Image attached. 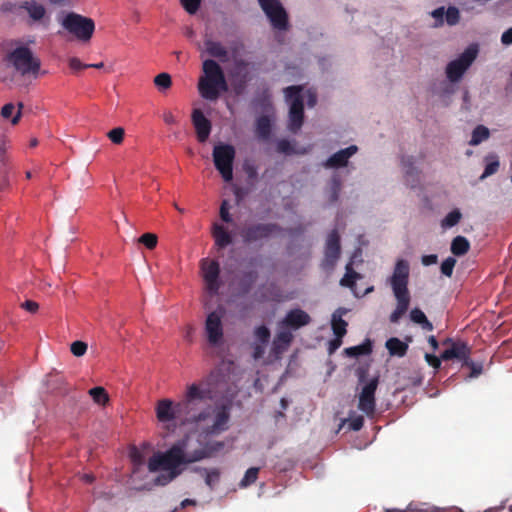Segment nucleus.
Instances as JSON below:
<instances>
[{
    "mask_svg": "<svg viewBox=\"0 0 512 512\" xmlns=\"http://www.w3.org/2000/svg\"><path fill=\"white\" fill-rule=\"evenodd\" d=\"M221 377V371L215 369L206 378L196 383L200 398L195 401L194 409L187 417V424L192 425L198 437L203 440L218 436L229 429L231 404L216 403L212 405L206 403L212 398V394L215 392L213 386Z\"/></svg>",
    "mask_w": 512,
    "mask_h": 512,
    "instance_id": "f257e3e1",
    "label": "nucleus"
},
{
    "mask_svg": "<svg viewBox=\"0 0 512 512\" xmlns=\"http://www.w3.org/2000/svg\"><path fill=\"white\" fill-rule=\"evenodd\" d=\"M189 441V437H184L174 443L166 452L154 454L148 461L149 471L156 472L159 469L178 471L180 465L214 457L225 446L223 441H212L206 442L199 449L190 451Z\"/></svg>",
    "mask_w": 512,
    "mask_h": 512,
    "instance_id": "f03ea898",
    "label": "nucleus"
},
{
    "mask_svg": "<svg viewBox=\"0 0 512 512\" xmlns=\"http://www.w3.org/2000/svg\"><path fill=\"white\" fill-rule=\"evenodd\" d=\"M200 398L196 383L187 386L184 398L174 403L170 399H161L156 404V417L161 423H168L179 420L187 424V417L194 408V403Z\"/></svg>",
    "mask_w": 512,
    "mask_h": 512,
    "instance_id": "7ed1b4c3",
    "label": "nucleus"
},
{
    "mask_svg": "<svg viewBox=\"0 0 512 512\" xmlns=\"http://www.w3.org/2000/svg\"><path fill=\"white\" fill-rule=\"evenodd\" d=\"M409 272L408 262L404 259L397 260L390 277V285L397 301L396 308L389 317L391 323H397L409 308L411 300L408 290Z\"/></svg>",
    "mask_w": 512,
    "mask_h": 512,
    "instance_id": "20e7f679",
    "label": "nucleus"
},
{
    "mask_svg": "<svg viewBox=\"0 0 512 512\" xmlns=\"http://www.w3.org/2000/svg\"><path fill=\"white\" fill-rule=\"evenodd\" d=\"M203 76L198 82V91L202 98L210 101L217 100L221 92L228 90V84L221 66L212 59H207L202 65Z\"/></svg>",
    "mask_w": 512,
    "mask_h": 512,
    "instance_id": "39448f33",
    "label": "nucleus"
},
{
    "mask_svg": "<svg viewBox=\"0 0 512 512\" xmlns=\"http://www.w3.org/2000/svg\"><path fill=\"white\" fill-rule=\"evenodd\" d=\"M303 86L293 85L284 89L286 101L289 103L288 129L292 133L300 130L304 121Z\"/></svg>",
    "mask_w": 512,
    "mask_h": 512,
    "instance_id": "423d86ee",
    "label": "nucleus"
},
{
    "mask_svg": "<svg viewBox=\"0 0 512 512\" xmlns=\"http://www.w3.org/2000/svg\"><path fill=\"white\" fill-rule=\"evenodd\" d=\"M61 26L81 42H88L95 31V22L75 12H68L61 20Z\"/></svg>",
    "mask_w": 512,
    "mask_h": 512,
    "instance_id": "0eeeda50",
    "label": "nucleus"
},
{
    "mask_svg": "<svg viewBox=\"0 0 512 512\" xmlns=\"http://www.w3.org/2000/svg\"><path fill=\"white\" fill-rule=\"evenodd\" d=\"M9 61L21 75L32 74L36 76L41 67V61L33 55V52L27 46L15 48L9 54Z\"/></svg>",
    "mask_w": 512,
    "mask_h": 512,
    "instance_id": "6e6552de",
    "label": "nucleus"
},
{
    "mask_svg": "<svg viewBox=\"0 0 512 512\" xmlns=\"http://www.w3.org/2000/svg\"><path fill=\"white\" fill-rule=\"evenodd\" d=\"M234 158L235 149L232 145L218 144L213 149L214 165L225 182H230L233 178Z\"/></svg>",
    "mask_w": 512,
    "mask_h": 512,
    "instance_id": "1a4fd4ad",
    "label": "nucleus"
},
{
    "mask_svg": "<svg viewBox=\"0 0 512 512\" xmlns=\"http://www.w3.org/2000/svg\"><path fill=\"white\" fill-rule=\"evenodd\" d=\"M478 54L476 45H471L455 60L451 61L446 67L447 78L451 82H457L461 79L465 71L470 67Z\"/></svg>",
    "mask_w": 512,
    "mask_h": 512,
    "instance_id": "9d476101",
    "label": "nucleus"
},
{
    "mask_svg": "<svg viewBox=\"0 0 512 512\" xmlns=\"http://www.w3.org/2000/svg\"><path fill=\"white\" fill-rule=\"evenodd\" d=\"M281 231L276 223H255L245 226L241 230V237L244 243L252 244L270 238Z\"/></svg>",
    "mask_w": 512,
    "mask_h": 512,
    "instance_id": "9b49d317",
    "label": "nucleus"
},
{
    "mask_svg": "<svg viewBox=\"0 0 512 512\" xmlns=\"http://www.w3.org/2000/svg\"><path fill=\"white\" fill-rule=\"evenodd\" d=\"M379 380L377 377L370 379L361 389L358 400V409L368 418H374L376 412L375 393Z\"/></svg>",
    "mask_w": 512,
    "mask_h": 512,
    "instance_id": "f8f14e48",
    "label": "nucleus"
},
{
    "mask_svg": "<svg viewBox=\"0 0 512 512\" xmlns=\"http://www.w3.org/2000/svg\"><path fill=\"white\" fill-rule=\"evenodd\" d=\"M258 1L272 26L278 30H286L288 27V16L281 3L278 0Z\"/></svg>",
    "mask_w": 512,
    "mask_h": 512,
    "instance_id": "ddd939ff",
    "label": "nucleus"
},
{
    "mask_svg": "<svg viewBox=\"0 0 512 512\" xmlns=\"http://www.w3.org/2000/svg\"><path fill=\"white\" fill-rule=\"evenodd\" d=\"M444 345H450V347L441 353V359L444 361L457 359L463 363V365H469V358L471 355L470 347L462 341H453L451 338H447L443 342Z\"/></svg>",
    "mask_w": 512,
    "mask_h": 512,
    "instance_id": "4468645a",
    "label": "nucleus"
},
{
    "mask_svg": "<svg viewBox=\"0 0 512 512\" xmlns=\"http://www.w3.org/2000/svg\"><path fill=\"white\" fill-rule=\"evenodd\" d=\"M201 270L207 290L212 294H216L220 288L219 263L216 260L203 259L201 261Z\"/></svg>",
    "mask_w": 512,
    "mask_h": 512,
    "instance_id": "2eb2a0df",
    "label": "nucleus"
},
{
    "mask_svg": "<svg viewBox=\"0 0 512 512\" xmlns=\"http://www.w3.org/2000/svg\"><path fill=\"white\" fill-rule=\"evenodd\" d=\"M205 332L210 345L217 346L223 339L222 314L213 311L205 321Z\"/></svg>",
    "mask_w": 512,
    "mask_h": 512,
    "instance_id": "dca6fc26",
    "label": "nucleus"
},
{
    "mask_svg": "<svg viewBox=\"0 0 512 512\" xmlns=\"http://www.w3.org/2000/svg\"><path fill=\"white\" fill-rule=\"evenodd\" d=\"M310 322L309 314L300 308H296L287 312L284 319L279 323V328L297 330Z\"/></svg>",
    "mask_w": 512,
    "mask_h": 512,
    "instance_id": "f3484780",
    "label": "nucleus"
},
{
    "mask_svg": "<svg viewBox=\"0 0 512 512\" xmlns=\"http://www.w3.org/2000/svg\"><path fill=\"white\" fill-rule=\"evenodd\" d=\"M341 246L340 236L336 229L332 230L326 240L325 245V264L329 267H334L340 257Z\"/></svg>",
    "mask_w": 512,
    "mask_h": 512,
    "instance_id": "a211bd4d",
    "label": "nucleus"
},
{
    "mask_svg": "<svg viewBox=\"0 0 512 512\" xmlns=\"http://www.w3.org/2000/svg\"><path fill=\"white\" fill-rule=\"evenodd\" d=\"M191 118L198 141L204 143L211 133L212 125L210 120L205 117L200 109H194Z\"/></svg>",
    "mask_w": 512,
    "mask_h": 512,
    "instance_id": "6ab92c4d",
    "label": "nucleus"
},
{
    "mask_svg": "<svg viewBox=\"0 0 512 512\" xmlns=\"http://www.w3.org/2000/svg\"><path fill=\"white\" fill-rule=\"evenodd\" d=\"M358 151L356 145H350L345 149H341L331 155L325 162V166L328 168H340L345 167L348 164V160Z\"/></svg>",
    "mask_w": 512,
    "mask_h": 512,
    "instance_id": "aec40b11",
    "label": "nucleus"
},
{
    "mask_svg": "<svg viewBox=\"0 0 512 512\" xmlns=\"http://www.w3.org/2000/svg\"><path fill=\"white\" fill-rule=\"evenodd\" d=\"M293 340V334L290 330L280 328L274 337L272 351L278 355L286 351Z\"/></svg>",
    "mask_w": 512,
    "mask_h": 512,
    "instance_id": "412c9836",
    "label": "nucleus"
},
{
    "mask_svg": "<svg viewBox=\"0 0 512 512\" xmlns=\"http://www.w3.org/2000/svg\"><path fill=\"white\" fill-rule=\"evenodd\" d=\"M20 8L25 10L32 21L40 22L46 16V8L43 4L35 0L24 1L21 3Z\"/></svg>",
    "mask_w": 512,
    "mask_h": 512,
    "instance_id": "4be33fe9",
    "label": "nucleus"
},
{
    "mask_svg": "<svg viewBox=\"0 0 512 512\" xmlns=\"http://www.w3.org/2000/svg\"><path fill=\"white\" fill-rule=\"evenodd\" d=\"M256 137L261 141H269L272 135V124L270 118L262 115L257 118L255 126Z\"/></svg>",
    "mask_w": 512,
    "mask_h": 512,
    "instance_id": "5701e85b",
    "label": "nucleus"
},
{
    "mask_svg": "<svg viewBox=\"0 0 512 512\" xmlns=\"http://www.w3.org/2000/svg\"><path fill=\"white\" fill-rule=\"evenodd\" d=\"M212 235L215 240V244L219 248H225L232 244L233 239L229 231L221 224L215 223L213 225Z\"/></svg>",
    "mask_w": 512,
    "mask_h": 512,
    "instance_id": "b1692460",
    "label": "nucleus"
},
{
    "mask_svg": "<svg viewBox=\"0 0 512 512\" xmlns=\"http://www.w3.org/2000/svg\"><path fill=\"white\" fill-rule=\"evenodd\" d=\"M345 313V310L343 309H338L337 311H335L332 315V320H331V326H332V330H333V333L336 337L338 338H342L344 337V335L346 334L347 332V322L342 318V314Z\"/></svg>",
    "mask_w": 512,
    "mask_h": 512,
    "instance_id": "393cba45",
    "label": "nucleus"
},
{
    "mask_svg": "<svg viewBox=\"0 0 512 512\" xmlns=\"http://www.w3.org/2000/svg\"><path fill=\"white\" fill-rule=\"evenodd\" d=\"M258 278V273L255 270H249L242 273L239 280L238 287L241 294H248Z\"/></svg>",
    "mask_w": 512,
    "mask_h": 512,
    "instance_id": "a878e982",
    "label": "nucleus"
},
{
    "mask_svg": "<svg viewBox=\"0 0 512 512\" xmlns=\"http://www.w3.org/2000/svg\"><path fill=\"white\" fill-rule=\"evenodd\" d=\"M386 348L392 356L403 357L408 350V344L399 338L392 337L386 341Z\"/></svg>",
    "mask_w": 512,
    "mask_h": 512,
    "instance_id": "bb28decb",
    "label": "nucleus"
},
{
    "mask_svg": "<svg viewBox=\"0 0 512 512\" xmlns=\"http://www.w3.org/2000/svg\"><path fill=\"white\" fill-rule=\"evenodd\" d=\"M410 319L412 322L421 326L425 331H432L434 329L433 324L427 319L425 313L419 309L414 308L410 311Z\"/></svg>",
    "mask_w": 512,
    "mask_h": 512,
    "instance_id": "cd10ccee",
    "label": "nucleus"
},
{
    "mask_svg": "<svg viewBox=\"0 0 512 512\" xmlns=\"http://www.w3.org/2000/svg\"><path fill=\"white\" fill-rule=\"evenodd\" d=\"M360 278L361 275L358 272L354 271V269L352 268V263L350 262L346 265V273L341 278L340 285L353 290L356 286V280Z\"/></svg>",
    "mask_w": 512,
    "mask_h": 512,
    "instance_id": "c85d7f7f",
    "label": "nucleus"
},
{
    "mask_svg": "<svg viewBox=\"0 0 512 512\" xmlns=\"http://www.w3.org/2000/svg\"><path fill=\"white\" fill-rule=\"evenodd\" d=\"M206 50L208 54L213 57L219 58L222 61H225L228 57L227 49L219 42L216 41H206Z\"/></svg>",
    "mask_w": 512,
    "mask_h": 512,
    "instance_id": "c756f323",
    "label": "nucleus"
},
{
    "mask_svg": "<svg viewBox=\"0 0 512 512\" xmlns=\"http://www.w3.org/2000/svg\"><path fill=\"white\" fill-rule=\"evenodd\" d=\"M451 252L455 256H462L470 249V243L464 236H456L451 243Z\"/></svg>",
    "mask_w": 512,
    "mask_h": 512,
    "instance_id": "7c9ffc66",
    "label": "nucleus"
},
{
    "mask_svg": "<svg viewBox=\"0 0 512 512\" xmlns=\"http://www.w3.org/2000/svg\"><path fill=\"white\" fill-rule=\"evenodd\" d=\"M198 472L202 473L205 476V484L210 488L213 489L214 486L219 482L221 471L219 468H198Z\"/></svg>",
    "mask_w": 512,
    "mask_h": 512,
    "instance_id": "2f4dec72",
    "label": "nucleus"
},
{
    "mask_svg": "<svg viewBox=\"0 0 512 512\" xmlns=\"http://www.w3.org/2000/svg\"><path fill=\"white\" fill-rule=\"evenodd\" d=\"M403 167L405 169V175L407 178V182L410 183L411 187H415L419 182L418 179V171L413 166V162L411 158H403L402 160Z\"/></svg>",
    "mask_w": 512,
    "mask_h": 512,
    "instance_id": "473e14b6",
    "label": "nucleus"
},
{
    "mask_svg": "<svg viewBox=\"0 0 512 512\" xmlns=\"http://www.w3.org/2000/svg\"><path fill=\"white\" fill-rule=\"evenodd\" d=\"M371 351H372V345H371L370 340H368V339L360 345L348 347L345 349L346 355H348L350 357H359L362 355H368L371 353Z\"/></svg>",
    "mask_w": 512,
    "mask_h": 512,
    "instance_id": "72a5a7b5",
    "label": "nucleus"
},
{
    "mask_svg": "<svg viewBox=\"0 0 512 512\" xmlns=\"http://www.w3.org/2000/svg\"><path fill=\"white\" fill-rule=\"evenodd\" d=\"M490 136L489 129L483 125H478L474 128L469 144L472 146L479 145L481 142L487 140Z\"/></svg>",
    "mask_w": 512,
    "mask_h": 512,
    "instance_id": "f704fd0d",
    "label": "nucleus"
},
{
    "mask_svg": "<svg viewBox=\"0 0 512 512\" xmlns=\"http://www.w3.org/2000/svg\"><path fill=\"white\" fill-rule=\"evenodd\" d=\"M88 393L93 401L99 405H105L109 401L106 390L101 386L91 388Z\"/></svg>",
    "mask_w": 512,
    "mask_h": 512,
    "instance_id": "c9c22d12",
    "label": "nucleus"
},
{
    "mask_svg": "<svg viewBox=\"0 0 512 512\" xmlns=\"http://www.w3.org/2000/svg\"><path fill=\"white\" fill-rule=\"evenodd\" d=\"M340 191H341V180H340L339 177L334 176L331 179L330 186H329L328 200H329V202L331 204H333V203L338 201L339 195H340Z\"/></svg>",
    "mask_w": 512,
    "mask_h": 512,
    "instance_id": "e433bc0d",
    "label": "nucleus"
},
{
    "mask_svg": "<svg viewBox=\"0 0 512 512\" xmlns=\"http://www.w3.org/2000/svg\"><path fill=\"white\" fill-rule=\"evenodd\" d=\"M258 474H259V468H257V467L249 468L245 472V475L242 478V480L240 481L239 486L241 488H246V487L254 484L258 478Z\"/></svg>",
    "mask_w": 512,
    "mask_h": 512,
    "instance_id": "4c0bfd02",
    "label": "nucleus"
},
{
    "mask_svg": "<svg viewBox=\"0 0 512 512\" xmlns=\"http://www.w3.org/2000/svg\"><path fill=\"white\" fill-rule=\"evenodd\" d=\"M154 84L159 90H167L172 85L171 76L168 73H160L154 78Z\"/></svg>",
    "mask_w": 512,
    "mask_h": 512,
    "instance_id": "58836bf2",
    "label": "nucleus"
},
{
    "mask_svg": "<svg viewBox=\"0 0 512 512\" xmlns=\"http://www.w3.org/2000/svg\"><path fill=\"white\" fill-rule=\"evenodd\" d=\"M179 473V471H167L166 473H161L155 478L154 483L158 486H165L174 480Z\"/></svg>",
    "mask_w": 512,
    "mask_h": 512,
    "instance_id": "ea45409f",
    "label": "nucleus"
},
{
    "mask_svg": "<svg viewBox=\"0 0 512 512\" xmlns=\"http://www.w3.org/2000/svg\"><path fill=\"white\" fill-rule=\"evenodd\" d=\"M462 215L459 210L455 209L449 212L442 221V226L453 227L459 223Z\"/></svg>",
    "mask_w": 512,
    "mask_h": 512,
    "instance_id": "a19ab883",
    "label": "nucleus"
},
{
    "mask_svg": "<svg viewBox=\"0 0 512 512\" xmlns=\"http://www.w3.org/2000/svg\"><path fill=\"white\" fill-rule=\"evenodd\" d=\"M254 336L259 343L267 344L269 342L271 333L266 326L261 325L254 330Z\"/></svg>",
    "mask_w": 512,
    "mask_h": 512,
    "instance_id": "79ce46f5",
    "label": "nucleus"
},
{
    "mask_svg": "<svg viewBox=\"0 0 512 512\" xmlns=\"http://www.w3.org/2000/svg\"><path fill=\"white\" fill-rule=\"evenodd\" d=\"M445 18L448 25H456L460 20V12L458 8L454 6L448 7V9L445 12Z\"/></svg>",
    "mask_w": 512,
    "mask_h": 512,
    "instance_id": "37998d69",
    "label": "nucleus"
},
{
    "mask_svg": "<svg viewBox=\"0 0 512 512\" xmlns=\"http://www.w3.org/2000/svg\"><path fill=\"white\" fill-rule=\"evenodd\" d=\"M138 241L144 246H146V248L152 250L156 247L158 238L156 234L144 233L143 235L140 236Z\"/></svg>",
    "mask_w": 512,
    "mask_h": 512,
    "instance_id": "c03bdc74",
    "label": "nucleus"
},
{
    "mask_svg": "<svg viewBox=\"0 0 512 512\" xmlns=\"http://www.w3.org/2000/svg\"><path fill=\"white\" fill-rule=\"evenodd\" d=\"M125 131L122 127H116L112 130H110L107 134L108 138L113 142L114 144H121L124 139Z\"/></svg>",
    "mask_w": 512,
    "mask_h": 512,
    "instance_id": "a18cd8bd",
    "label": "nucleus"
},
{
    "mask_svg": "<svg viewBox=\"0 0 512 512\" xmlns=\"http://www.w3.org/2000/svg\"><path fill=\"white\" fill-rule=\"evenodd\" d=\"M456 264V259L453 257L446 258L441 264V273L447 277H451L453 269Z\"/></svg>",
    "mask_w": 512,
    "mask_h": 512,
    "instance_id": "49530a36",
    "label": "nucleus"
},
{
    "mask_svg": "<svg viewBox=\"0 0 512 512\" xmlns=\"http://www.w3.org/2000/svg\"><path fill=\"white\" fill-rule=\"evenodd\" d=\"M70 350L74 356L81 357L87 351V344L83 341H74L71 344Z\"/></svg>",
    "mask_w": 512,
    "mask_h": 512,
    "instance_id": "de8ad7c7",
    "label": "nucleus"
},
{
    "mask_svg": "<svg viewBox=\"0 0 512 512\" xmlns=\"http://www.w3.org/2000/svg\"><path fill=\"white\" fill-rule=\"evenodd\" d=\"M180 2L189 14H195L201 4V0H180Z\"/></svg>",
    "mask_w": 512,
    "mask_h": 512,
    "instance_id": "09e8293b",
    "label": "nucleus"
},
{
    "mask_svg": "<svg viewBox=\"0 0 512 512\" xmlns=\"http://www.w3.org/2000/svg\"><path fill=\"white\" fill-rule=\"evenodd\" d=\"M402 512H437L435 508L427 505V504H410L406 510H402Z\"/></svg>",
    "mask_w": 512,
    "mask_h": 512,
    "instance_id": "8fccbe9b",
    "label": "nucleus"
},
{
    "mask_svg": "<svg viewBox=\"0 0 512 512\" xmlns=\"http://www.w3.org/2000/svg\"><path fill=\"white\" fill-rule=\"evenodd\" d=\"M499 168V161L497 159H494L493 161L486 164L484 172L481 176V179L486 178L490 175H493L498 171Z\"/></svg>",
    "mask_w": 512,
    "mask_h": 512,
    "instance_id": "3c124183",
    "label": "nucleus"
},
{
    "mask_svg": "<svg viewBox=\"0 0 512 512\" xmlns=\"http://www.w3.org/2000/svg\"><path fill=\"white\" fill-rule=\"evenodd\" d=\"M364 425V417L361 415H356L349 419V427L353 431H359Z\"/></svg>",
    "mask_w": 512,
    "mask_h": 512,
    "instance_id": "603ef678",
    "label": "nucleus"
},
{
    "mask_svg": "<svg viewBox=\"0 0 512 512\" xmlns=\"http://www.w3.org/2000/svg\"><path fill=\"white\" fill-rule=\"evenodd\" d=\"M220 217L221 219L226 222L230 223L232 222V217L229 213V203L227 200H223L220 206Z\"/></svg>",
    "mask_w": 512,
    "mask_h": 512,
    "instance_id": "864d4df0",
    "label": "nucleus"
},
{
    "mask_svg": "<svg viewBox=\"0 0 512 512\" xmlns=\"http://www.w3.org/2000/svg\"><path fill=\"white\" fill-rule=\"evenodd\" d=\"M277 151L279 153H284V154H292L294 152L291 143L286 139H282V140L278 141Z\"/></svg>",
    "mask_w": 512,
    "mask_h": 512,
    "instance_id": "5fc2aeb1",
    "label": "nucleus"
},
{
    "mask_svg": "<svg viewBox=\"0 0 512 512\" xmlns=\"http://www.w3.org/2000/svg\"><path fill=\"white\" fill-rule=\"evenodd\" d=\"M68 64H69V67L74 72H77V71H80V70L88 68V64L82 63L81 60L79 58H77V57H71L68 60Z\"/></svg>",
    "mask_w": 512,
    "mask_h": 512,
    "instance_id": "6e6d98bb",
    "label": "nucleus"
},
{
    "mask_svg": "<svg viewBox=\"0 0 512 512\" xmlns=\"http://www.w3.org/2000/svg\"><path fill=\"white\" fill-rule=\"evenodd\" d=\"M1 116L4 118V119H10L14 116L15 114V105L13 103H7L5 104L2 108H1Z\"/></svg>",
    "mask_w": 512,
    "mask_h": 512,
    "instance_id": "4d7b16f0",
    "label": "nucleus"
},
{
    "mask_svg": "<svg viewBox=\"0 0 512 512\" xmlns=\"http://www.w3.org/2000/svg\"><path fill=\"white\" fill-rule=\"evenodd\" d=\"M130 459L135 465H141L144 461V457L141 451H139L136 447H133L130 450Z\"/></svg>",
    "mask_w": 512,
    "mask_h": 512,
    "instance_id": "13d9d810",
    "label": "nucleus"
},
{
    "mask_svg": "<svg viewBox=\"0 0 512 512\" xmlns=\"http://www.w3.org/2000/svg\"><path fill=\"white\" fill-rule=\"evenodd\" d=\"M425 360L426 362L433 367L434 369H439L441 366V356L437 357L434 354H425Z\"/></svg>",
    "mask_w": 512,
    "mask_h": 512,
    "instance_id": "bf43d9fd",
    "label": "nucleus"
},
{
    "mask_svg": "<svg viewBox=\"0 0 512 512\" xmlns=\"http://www.w3.org/2000/svg\"><path fill=\"white\" fill-rule=\"evenodd\" d=\"M266 345L265 343H257L254 345L253 347V358L254 359H260L263 357V355L265 354V348H266Z\"/></svg>",
    "mask_w": 512,
    "mask_h": 512,
    "instance_id": "052dcab7",
    "label": "nucleus"
},
{
    "mask_svg": "<svg viewBox=\"0 0 512 512\" xmlns=\"http://www.w3.org/2000/svg\"><path fill=\"white\" fill-rule=\"evenodd\" d=\"M247 83V72H245L242 78L234 84V91L236 94H242L244 89L246 88Z\"/></svg>",
    "mask_w": 512,
    "mask_h": 512,
    "instance_id": "680f3d73",
    "label": "nucleus"
},
{
    "mask_svg": "<svg viewBox=\"0 0 512 512\" xmlns=\"http://www.w3.org/2000/svg\"><path fill=\"white\" fill-rule=\"evenodd\" d=\"M471 369L470 377H477L482 373V365L475 364L473 361L469 359V365H466Z\"/></svg>",
    "mask_w": 512,
    "mask_h": 512,
    "instance_id": "e2e57ef3",
    "label": "nucleus"
},
{
    "mask_svg": "<svg viewBox=\"0 0 512 512\" xmlns=\"http://www.w3.org/2000/svg\"><path fill=\"white\" fill-rule=\"evenodd\" d=\"M21 307L30 313H35L38 310L39 305L35 301L26 300L21 304Z\"/></svg>",
    "mask_w": 512,
    "mask_h": 512,
    "instance_id": "0e129e2a",
    "label": "nucleus"
},
{
    "mask_svg": "<svg viewBox=\"0 0 512 512\" xmlns=\"http://www.w3.org/2000/svg\"><path fill=\"white\" fill-rule=\"evenodd\" d=\"M24 107V104L22 102H19L17 104V110L15 111L14 116L11 118V124L17 125L22 117V109Z\"/></svg>",
    "mask_w": 512,
    "mask_h": 512,
    "instance_id": "69168bd1",
    "label": "nucleus"
},
{
    "mask_svg": "<svg viewBox=\"0 0 512 512\" xmlns=\"http://www.w3.org/2000/svg\"><path fill=\"white\" fill-rule=\"evenodd\" d=\"M248 65H249V63L243 59L235 60L234 66H235L236 74L239 75L242 72V70H246Z\"/></svg>",
    "mask_w": 512,
    "mask_h": 512,
    "instance_id": "338daca9",
    "label": "nucleus"
},
{
    "mask_svg": "<svg viewBox=\"0 0 512 512\" xmlns=\"http://www.w3.org/2000/svg\"><path fill=\"white\" fill-rule=\"evenodd\" d=\"M501 42L504 45L512 44V27L503 32L501 35Z\"/></svg>",
    "mask_w": 512,
    "mask_h": 512,
    "instance_id": "774afa93",
    "label": "nucleus"
}]
</instances>
